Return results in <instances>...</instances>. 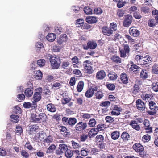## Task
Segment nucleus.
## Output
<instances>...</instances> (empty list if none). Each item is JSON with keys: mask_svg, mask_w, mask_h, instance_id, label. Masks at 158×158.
<instances>
[{"mask_svg": "<svg viewBox=\"0 0 158 158\" xmlns=\"http://www.w3.org/2000/svg\"><path fill=\"white\" fill-rule=\"evenodd\" d=\"M45 57L47 58H49L51 65L53 69H56L60 66V60L59 57L52 56L51 55L46 54Z\"/></svg>", "mask_w": 158, "mask_h": 158, "instance_id": "f257e3e1", "label": "nucleus"}, {"mask_svg": "<svg viewBox=\"0 0 158 158\" xmlns=\"http://www.w3.org/2000/svg\"><path fill=\"white\" fill-rule=\"evenodd\" d=\"M83 67L85 72L89 74L93 73L94 70L91 66L92 65V62L89 60L85 61L83 62Z\"/></svg>", "mask_w": 158, "mask_h": 158, "instance_id": "f03ea898", "label": "nucleus"}, {"mask_svg": "<svg viewBox=\"0 0 158 158\" xmlns=\"http://www.w3.org/2000/svg\"><path fill=\"white\" fill-rule=\"evenodd\" d=\"M87 124L82 121L79 122L75 126V129L77 131H81L86 129L87 127Z\"/></svg>", "mask_w": 158, "mask_h": 158, "instance_id": "7ed1b4c3", "label": "nucleus"}, {"mask_svg": "<svg viewBox=\"0 0 158 158\" xmlns=\"http://www.w3.org/2000/svg\"><path fill=\"white\" fill-rule=\"evenodd\" d=\"M136 105L139 110L145 111L146 109L145 103L141 99H139L136 101Z\"/></svg>", "mask_w": 158, "mask_h": 158, "instance_id": "20e7f679", "label": "nucleus"}, {"mask_svg": "<svg viewBox=\"0 0 158 158\" xmlns=\"http://www.w3.org/2000/svg\"><path fill=\"white\" fill-rule=\"evenodd\" d=\"M132 19V17L131 15H128L125 16V19L123 23V25L125 27H128L131 24Z\"/></svg>", "mask_w": 158, "mask_h": 158, "instance_id": "39448f33", "label": "nucleus"}, {"mask_svg": "<svg viewBox=\"0 0 158 158\" xmlns=\"http://www.w3.org/2000/svg\"><path fill=\"white\" fill-rule=\"evenodd\" d=\"M129 33L132 36L134 37L138 36L140 34V31L135 27H131L129 30Z\"/></svg>", "mask_w": 158, "mask_h": 158, "instance_id": "423d86ee", "label": "nucleus"}, {"mask_svg": "<svg viewBox=\"0 0 158 158\" xmlns=\"http://www.w3.org/2000/svg\"><path fill=\"white\" fill-rule=\"evenodd\" d=\"M97 91V87L94 88H89L85 93V96L87 98H90L94 95L95 92Z\"/></svg>", "mask_w": 158, "mask_h": 158, "instance_id": "0eeeda50", "label": "nucleus"}, {"mask_svg": "<svg viewBox=\"0 0 158 158\" xmlns=\"http://www.w3.org/2000/svg\"><path fill=\"white\" fill-rule=\"evenodd\" d=\"M38 116L39 118H38V119L39 120H38L37 123H47V117L45 113H41L39 114Z\"/></svg>", "mask_w": 158, "mask_h": 158, "instance_id": "6e6552de", "label": "nucleus"}, {"mask_svg": "<svg viewBox=\"0 0 158 158\" xmlns=\"http://www.w3.org/2000/svg\"><path fill=\"white\" fill-rule=\"evenodd\" d=\"M144 125V128L146 131V132L151 133L152 132V128L150 126L149 121L147 119H145L143 123Z\"/></svg>", "mask_w": 158, "mask_h": 158, "instance_id": "1a4fd4ad", "label": "nucleus"}, {"mask_svg": "<svg viewBox=\"0 0 158 158\" xmlns=\"http://www.w3.org/2000/svg\"><path fill=\"white\" fill-rule=\"evenodd\" d=\"M102 31L104 35L107 36H110L113 33L111 29H110L109 27L107 26L103 27L102 28Z\"/></svg>", "mask_w": 158, "mask_h": 158, "instance_id": "9d476101", "label": "nucleus"}, {"mask_svg": "<svg viewBox=\"0 0 158 158\" xmlns=\"http://www.w3.org/2000/svg\"><path fill=\"white\" fill-rule=\"evenodd\" d=\"M133 149L137 152L141 153L144 150V147L140 144L136 143L133 146Z\"/></svg>", "mask_w": 158, "mask_h": 158, "instance_id": "9b49d317", "label": "nucleus"}, {"mask_svg": "<svg viewBox=\"0 0 158 158\" xmlns=\"http://www.w3.org/2000/svg\"><path fill=\"white\" fill-rule=\"evenodd\" d=\"M151 62V57L148 55H147L143 57L140 64L141 65H146L150 64Z\"/></svg>", "mask_w": 158, "mask_h": 158, "instance_id": "f8f14e48", "label": "nucleus"}, {"mask_svg": "<svg viewBox=\"0 0 158 158\" xmlns=\"http://www.w3.org/2000/svg\"><path fill=\"white\" fill-rule=\"evenodd\" d=\"M29 129L28 130V133L30 135H32L34 132H37L39 129V127L38 125L34 124L31 125L29 127Z\"/></svg>", "mask_w": 158, "mask_h": 158, "instance_id": "ddd939ff", "label": "nucleus"}, {"mask_svg": "<svg viewBox=\"0 0 158 158\" xmlns=\"http://www.w3.org/2000/svg\"><path fill=\"white\" fill-rule=\"evenodd\" d=\"M122 110V109L120 107L115 106L114 107L113 110L111 112V114L112 115H118L120 114V112Z\"/></svg>", "mask_w": 158, "mask_h": 158, "instance_id": "4468645a", "label": "nucleus"}, {"mask_svg": "<svg viewBox=\"0 0 158 158\" xmlns=\"http://www.w3.org/2000/svg\"><path fill=\"white\" fill-rule=\"evenodd\" d=\"M85 20L86 22L90 24L95 23L97 21V18L94 16H87Z\"/></svg>", "mask_w": 158, "mask_h": 158, "instance_id": "2eb2a0df", "label": "nucleus"}, {"mask_svg": "<svg viewBox=\"0 0 158 158\" xmlns=\"http://www.w3.org/2000/svg\"><path fill=\"white\" fill-rule=\"evenodd\" d=\"M106 76L105 72L104 70H100L96 74V77L98 79L102 80Z\"/></svg>", "mask_w": 158, "mask_h": 158, "instance_id": "dca6fc26", "label": "nucleus"}, {"mask_svg": "<svg viewBox=\"0 0 158 158\" xmlns=\"http://www.w3.org/2000/svg\"><path fill=\"white\" fill-rule=\"evenodd\" d=\"M121 81L124 84H127L128 82V79L127 75L125 73H122L120 75Z\"/></svg>", "mask_w": 158, "mask_h": 158, "instance_id": "f3484780", "label": "nucleus"}, {"mask_svg": "<svg viewBox=\"0 0 158 158\" xmlns=\"http://www.w3.org/2000/svg\"><path fill=\"white\" fill-rule=\"evenodd\" d=\"M46 107L47 110L51 112L54 113L56 111V109L54 105L52 103L47 104Z\"/></svg>", "mask_w": 158, "mask_h": 158, "instance_id": "a211bd4d", "label": "nucleus"}, {"mask_svg": "<svg viewBox=\"0 0 158 158\" xmlns=\"http://www.w3.org/2000/svg\"><path fill=\"white\" fill-rule=\"evenodd\" d=\"M68 39L67 37L66 34H63L61 35L59 39L57 40V42L61 44H62L64 42L66 41Z\"/></svg>", "mask_w": 158, "mask_h": 158, "instance_id": "6ab92c4d", "label": "nucleus"}, {"mask_svg": "<svg viewBox=\"0 0 158 158\" xmlns=\"http://www.w3.org/2000/svg\"><path fill=\"white\" fill-rule=\"evenodd\" d=\"M132 89V93L135 95L139 93L141 90V89L139 87V85L137 84H134Z\"/></svg>", "mask_w": 158, "mask_h": 158, "instance_id": "aec40b11", "label": "nucleus"}, {"mask_svg": "<svg viewBox=\"0 0 158 158\" xmlns=\"http://www.w3.org/2000/svg\"><path fill=\"white\" fill-rule=\"evenodd\" d=\"M56 38V35L53 33H49L46 37L47 40L50 42H53Z\"/></svg>", "mask_w": 158, "mask_h": 158, "instance_id": "412c9836", "label": "nucleus"}, {"mask_svg": "<svg viewBox=\"0 0 158 158\" xmlns=\"http://www.w3.org/2000/svg\"><path fill=\"white\" fill-rule=\"evenodd\" d=\"M98 87H97V91L95 92V96L97 99H101L103 96V94L102 92L100 90V89H98Z\"/></svg>", "mask_w": 158, "mask_h": 158, "instance_id": "4be33fe9", "label": "nucleus"}, {"mask_svg": "<svg viewBox=\"0 0 158 158\" xmlns=\"http://www.w3.org/2000/svg\"><path fill=\"white\" fill-rule=\"evenodd\" d=\"M33 88L32 87L31 88H27L24 91V93L26 96L29 97H31L33 94Z\"/></svg>", "mask_w": 158, "mask_h": 158, "instance_id": "5701e85b", "label": "nucleus"}, {"mask_svg": "<svg viewBox=\"0 0 158 158\" xmlns=\"http://www.w3.org/2000/svg\"><path fill=\"white\" fill-rule=\"evenodd\" d=\"M80 115L83 119V120H85L91 118L93 115V114L85 113H81Z\"/></svg>", "mask_w": 158, "mask_h": 158, "instance_id": "b1692460", "label": "nucleus"}, {"mask_svg": "<svg viewBox=\"0 0 158 158\" xmlns=\"http://www.w3.org/2000/svg\"><path fill=\"white\" fill-rule=\"evenodd\" d=\"M130 124L132 126L133 128L139 131L140 129V127L139 125H138L137 123H136V121H131L130 123Z\"/></svg>", "mask_w": 158, "mask_h": 158, "instance_id": "393cba45", "label": "nucleus"}, {"mask_svg": "<svg viewBox=\"0 0 158 158\" xmlns=\"http://www.w3.org/2000/svg\"><path fill=\"white\" fill-rule=\"evenodd\" d=\"M149 105L150 108L151 110H158V106L156 105V103L153 101L150 102L149 103Z\"/></svg>", "mask_w": 158, "mask_h": 158, "instance_id": "a878e982", "label": "nucleus"}, {"mask_svg": "<svg viewBox=\"0 0 158 158\" xmlns=\"http://www.w3.org/2000/svg\"><path fill=\"white\" fill-rule=\"evenodd\" d=\"M97 131L95 129V128H92L88 132V136L90 138L94 137L98 133Z\"/></svg>", "mask_w": 158, "mask_h": 158, "instance_id": "bb28decb", "label": "nucleus"}, {"mask_svg": "<svg viewBox=\"0 0 158 158\" xmlns=\"http://www.w3.org/2000/svg\"><path fill=\"white\" fill-rule=\"evenodd\" d=\"M108 76L109 79L111 80H115L118 77L117 74L114 72L109 73L108 75Z\"/></svg>", "mask_w": 158, "mask_h": 158, "instance_id": "cd10ccee", "label": "nucleus"}, {"mask_svg": "<svg viewBox=\"0 0 158 158\" xmlns=\"http://www.w3.org/2000/svg\"><path fill=\"white\" fill-rule=\"evenodd\" d=\"M84 86V83L82 81H80L77 86V89L78 92H81L83 90Z\"/></svg>", "mask_w": 158, "mask_h": 158, "instance_id": "c85d7f7f", "label": "nucleus"}, {"mask_svg": "<svg viewBox=\"0 0 158 158\" xmlns=\"http://www.w3.org/2000/svg\"><path fill=\"white\" fill-rule=\"evenodd\" d=\"M112 138L114 140L118 139L119 137L120 133L119 131H114L111 135Z\"/></svg>", "mask_w": 158, "mask_h": 158, "instance_id": "c756f323", "label": "nucleus"}, {"mask_svg": "<svg viewBox=\"0 0 158 158\" xmlns=\"http://www.w3.org/2000/svg\"><path fill=\"white\" fill-rule=\"evenodd\" d=\"M71 60L73 67H78L77 64L79 62L78 58L75 56Z\"/></svg>", "mask_w": 158, "mask_h": 158, "instance_id": "7c9ffc66", "label": "nucleus"}, {"mask_svg": "<svg viewBox=\"0 0 158 158\" xmlns=\"http://www.w3.org/2000/svg\"><path fill=\"white\" fill-rule=\"evenodd\" d=\"M87 45L89 48L94 49L97 46V44L95 42L89 41L87 43Z\"/></svg>", "mask_w": 158, "mask_h": 158, "instance_id": "2f4dec72", "label": "nucleus"}, {"mask_svg": "<svg viewBox=\"0 0 158 158\" xmlns=\"http://www.w3.org/2000/svg\"><path fill=\"white\" fill-rule=\"evenodd\" d=\"M42 72L40 70H38L36 72L34 77L37 80H41L42 78Z\"/></svg>", "mask_w": 158, "mask_h": 158, "instance_id": "473e14b6", "label": "nucleus"}, {"mask_svg": "<svg viewBox=\"0 0 158 158\" xmlns=\"http://www.w3.org/2000/svg\"><path fill=\"white\" fill-rule=\"evenodd\" d=\"M121 137L123 140L127 141L129 138L130 135L127 133L123 132L121 134Z\"/></svg>", "mask_w": 158, "mask_h": 158, "instance_id": "72a5a7b5", "label": "nucleus"}, {"mask_svg": "<svg viewBox=\"0 0 158 158\" xmlns=\"http://www.w3.org/2000/svg\"><path fill=\"white\" fill-rule=\"evenodd\" d=\"M140 76L143 79L147 78L148 77V71L146 70H142L140 73Z\"/></svg>", "mask_w": 158, "mask_h": 158, "instance_id": "f704fd0d", "label": "nucleus"}, {"mask_svg": "<svg viewBox=\"0 0 158 158\" xmlns=\"http://www.w3.org/2000/svg\"><path fill=\"white\" fill-rule=\"evenodd\" d=\"M21 155L23 158H29L30 155L26 150H22L20 151Z\"/></svg>", "mask_w": 158, "mask_h": 158, "instance_id": "c9c22d12", "label": "nucleus"}, {"mask_svg": "<svg viewBox=\"0 0 158 158\" xmlns=\"http://www.w3.org/2000/svg\"><path fill=\"white\" fill-rule=\"evenodd\" d=\"M41 98V95L38 92H35L34 94L33 99L35 100L36 101H39Z\"/></svg>", "mask_w": 158, "mask_h": 158, "instance_id": "e433bc0d", "label": "nucleus"}, {"mask_svg": "<svg viewBox=\"0 0 158 158\" xmlns=\"http://www.w3.org/2000/svg\"><path fill=\"white\" fill-rule=\"evenodd\" d=\"M117 24L115 23H112L110 24L109 27L112 31L113 33L114 31H115L117 29Z\"/></svg>", "mask_w": 158, "mask_h": 158, "instance_id": "4c0bfd02", "label": "nucleus"}, {"mask_svg": "<svg viewBox=\"0 0 158 158\" xmlns=\"http://www.w3.org/2000/svg\"><path fill=\"white\" fill-rule=\"evenodd\" d=\"M39 120L37 118V115L35 113H31V121L33 122L37 123L38 120Z\"/></svg>", "mask_w": 158, "mask_h": 158, "instance_id": "58836bf2", "label": "nucleus"}, {"mask_svg": "<svg viewBox=\"0 0 158 158\" xmlns=\"http://www.w3.org/2000/svg\"><path fill=\"white\" fill-rule=\"evenodd\" d=\"M111 59L114 62L119 63H121V60L120 58L116 55H113L111 58Z\"/></svg>", "mask_w": 158, "mask_h": 158, "instance_id": "ea45409f", "label": "nucleus"}, {"mask_svg": "<svg viewBox=\"0 0 158 158\" xmlns=\"http://www.w3.org/2000/svg\"><path fill=\"white\" fill-rule=\"evenodd\" d=\"M97 122L94 118L90 119L88 124L90 127H93L96 125Z\"/></svg>", "mask_w": 158, "mask_h": 158, "instance_id": "a19ab883", "label": "nucleus"}, {"mask_svg": "<svg viewBox=\"0 0 158 158\" xmlns=\"http://www.w3.org/2000/svg\"><path fill=\"white\" fill-rule=\"evenodd\" d=\"M10 118L11 120L15 123L19 121V117L17 115H12L10 116Z\"/></svg>", "mask_w": 158, "mask_h": 158, "instance_id": "79ce46f5", "label": "nucleus"}, {"mask_svg": "<svg viewBox=\"0 0 158 158\" xmlns=\"http://www.w3.org/2000/svg\"><path fill=\"white\" fill-rule=\"evenodd\" d=\"M139 68V67L135 64H133L131 66L129 70L131 72H136L138 70Z\"/></svg>", "mask_w": 158, "mask_h": 158, "instance_id": "37998d69", "label": "nucleus"}, {"mask_svg": "<svg viewBox=\"0 0 158 158\" xmlns=\"http://www.w3.org/2000/svg\"><path fill=\"white\" fill-rule=\"evenodd\" d=\"M53 140L52 137L51 135H49L44 140L43 142L44 143H50L52 142Z\"/></svg>", "mask_w": 158, "mask_h": 158, "instance_id": "c03bdc74", "label": "nucleus"}, {"mask_svg": "<svg viewBox=\"0 0 158 158\" xmlns=\"http://www.w3.org/2000/svg\"><path fill=\"white\" fill-rule=\"evenodd\" d=\"M16 132L18 135H20L23 132V129L21 126L18 125L16 127Z\"/></svg>", "mask_w": 158, "mask_h": 158, "instance_id": "a18cd8bd", "label": "nucleus"}, {"mask_svg": "<svg viewBox=\"0 0 158 158\" xmlns=\"http://www.w3.org/2000/svg\"><path fill=\"white\" fill-rule=\"evenodd\" d=\"M93 10L89 7H85L84 9V12L87 15L91 14L92 13Z\"/></svg>", "mask_w": 158, "mask_h": 158, "instance_id": "49530a36", "label": "nucleus"}, {"mask_svg": "<svg viewBox=\"0 0 158 158\" xmlns=\"http://www.w3.org/2000/svg\"><path fill=\"white\" fill-rule=\"evenodd\" d=\"M55 148L56 146L54 144H52L48 148L47 151V152L49 153H52L54 150H55Z\"/></svg>", "mask_w": 158, "mask_h": 158, "instance_id": "de8ad7c7", "label": "nucleus"}, {"mask_svg": "<svg viewBox=\"0 0 158 158\" xmlns=\"http://www.w3.org/2000/svg\"><path fill=\"white\" fill-rule=\"evenodd\" d=\"M45 60L41 59L37 60V64L39 66L42 67L45 65Z\"/></svg>", "mask_w": 158, "mask_h": 158, "instance_id": "09e8293b", "label": "nucleus"}, {"mask_svg": "<svg viewBox=\"0 0 158 158\" xmlns=\"http://www.w3.org/2000/svg\"><path fill=\"white\" fill-rule=\"evenodd\" d=\"M124 37L128 40V42H134L135 41V40L133 39L131 36L125 34L124 35Z\"/></svg>", "mask_w": 158, "mask_h": 158, "instance_id": "8fccbe9b", "label": "nucleus"}, {"mask_svg": "<svg viewBox=\"0 0 158 158\" xmlns=\"http://www.w3.org/2000/svg\"><path fill=\"white\" fill-rule=\"evenodd\" d=\"M59 148L61 149L63 152H65L68 150V148L67 145L64 144H60L59 145Z\"/></svg>", "mask_w": 158, "mask_h": 158, "instance_id": "3c124183", "label": "nucleus"}, {"mask_svg": "<svg viewBox=\"0 0 158 158\" xmlns=\"http://www.w3.org/2000/svg\"><path fill=\"white\" fill-rule=\"evenodd\" d=\"M24 147L29 150H32L33 149L32 145L29 142L26 143L24 145Z\"/></svg>", "mask_w": 158, "mask_h": 158, "instance_id": "603ef678", "label": "nucleus"}, {"mask_svg": "<svg viewBox=\"0 0 158 158\" xmlns=\"http://www.w3.org/2000/svg\"><path fill=\"white\" fill-rule=\"evenodd\" d=\"M141 11L145 14H148L150 11V9L147 6H144L141 8Z\"/></svg>", "mask_w": 158, "mask_h": 158, "instance_id": "864d4df0", "label": "nucleus"}, {"mask_svg": "<svg viewBox=\"0 0 158 158\" xmlns=\"http://www.w3.org/2000/svg\"><path fill=\"white\" fill-rule=\"evenodd\" d=\"M61 86V85L60 83L56 82L53 84L52 86V89H53L56 88L55 89H57L60 88Z\"/></svg>", "mask_w": 158, "mask_h": 158, "instance_id": "5fc2aeb1", "label": "nucleus"}, {"mask_svg": "<svg viewBox=\"0 0 158 158\" xmlns=\"http://www.w3.org/2000/svg\"><path fill=\"white\" fill-rule=\"evenodd\" d=\"M77 122V120L74 118H70V125L73 126Z\"/></svg>", "mask_w": 158, "mask_h": 158, "instance_id": "6e6d98bb", "label": "nucleus"}, {"mask_svg": "<svg viewBox=\"0 0 158 158\" xmlns=\"http://www.w3.org/2000/svg\"><path fill=\"white\" fill-rule=\"evenodd\" d=\"M35 46L37 48V49L38 50H40V49L44 48V45L43 43L40 42H37Z\"/></svg>", "mask_w": 158, "mask_h": 158, "instance_id": "4d7b16f0", "label": "nucleus"}, {"mask_svg": "<svg viewBox=\"0 0 158 158\" xmlns=\"http://www.w3.org/2000/svg\"><path fill=\"white\" fill-rule=\"evenodd\" d=\"M104 127V125L102 124H99L97 125V127L95 128L97 132H98L99 131L102 130L103 128Z\"/></svg>", "mask_w": 158, "mask_h": 158, "instance_id": "13d9d810", "label": "nucleus"}, {"mask_svg": "<svg viewBox=\"0 0 158 158\" xmlns=\"http://www.w3.org/2000/svg\"><path fill=\"white\" fill-rule=\"evenodd\" d=\"M122 36L119 33H116L114 35L113 40L114 41H117L122 38Z\"/></svg>", "mask_w": 158, "mask_h": 158, "instance_id": "bf43d9fd", "label": "nucleus"}, {"mask_svg": "<svg viewBox=\"0 0 158 158\" xmlns=\"http://www.w3.org/2000/svg\"><path fill=\"white\" fill-rule=\"evenodd\" d=\"M127 3L126 1H124L121 2L120 1L118 2L117 4V6L118 8H121L123 7L125 4Z\"/></svg>", "mask_w": 158, "mask_h": 158, "instance_id": "052dcab7", "label": "nucleus"}, {"mask_svg": "<svg viewBox=\"0 0 158 158\" xmlns=\"http://www.w3.org/2000/svg\"><path fill=\"white\" fill-rule=\"evenodd\" d=\"M105 120L107 122L112 123L114 121V120L111 116H107L105 118Z\"/></svg>", "mask_w": 158, "mask_h": 158, "instance_id": "680f3d73", "label": "nucleus"}, {"mask_svg": "<svg viewBox=\"0 0 158 158\" xmlns=\"http://www.w3.org/2000/svg\"><path fill=\"white\" fill-rule=\"evenodd\" d=\"M106 86L107 88L110 90H114L115 88L114 85L112 84H107Z\"/></svg>", "mask_w": 158, "mask_h": 158, "instance_id": "e2e57ef3", "label": "nucleus"}, {"mask_svg": "<svg viewBox=\"0 0 158 158\" xmlns=\"http://www.w3.org/2000/svg\"><path fill=\"white\" fill-rule=\"evenodd\" d=\"M148 25L150 27H153L155 26L156 23L154 19H150L148 22Z\"/></svg>", "mask_w": 158, "mask_h": 158, "instance_id": "0e129e2a", "label": "nucleus"}, {"mask_svg": "<svg viewBox=\"0 0 158 158\" xmlns=\"http://www.w3.org/2000/svg\"><path fill=\"white\" fill-rule=\"evenodd\" d=\"M152 98V96L151 95L146 94L144 97L143 99L149 101Z\"/></svg>", "mask_w": 158, "mask_h": 158, "instance_id": "69168bd1", "label": "nucleus"}, {"mask_svg": "<svg viewBox=\"0 0 158 158\" xmlns=\"http://www.w3.org/2000/svg\"><path fill=\"white\" fill-rule=\"evenodd\" d=\"M94 12L95 14H100L102 13V10L100 8H97L94 9Z\"/></svg>", "mask_w": 158, "mask_h": 158, "instance_id": "338daca9", "label": "nucleus"}, {"mask_svg": "<svg viewBox=\"0 0 158 158\" xmlns=\"http://www.w3.org/2000/svg\"><path fill=\"white\" fill-rule=\"evenodd\" d=\"M152 89L155 92L158 91V82L153 84Z\"/></svg>", "mask_w": 158, "mask_h": 158, "instance_id": "774afa93", "label": "nucleus"}]
</instances>
